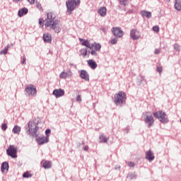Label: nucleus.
I'll return each instance as SVG.
<instances>
[{
	"instance_id": "f257e3e1",
	"label": "nucleus",
	"mask_w": 181,
	"mask_h": 181,
	"mask_svg": "<svg viewBox=\"0 0 181 181\" xmlns=\"http://www.w3.org/2000/svg\"><path fill=\"white\" fill-rule=\"evenodd\" d=\"M44 23L45 28L52 29L56 33H60V31L62 30V25L60 24V21L56 19V14L54 13H47Z\"/></svg>"
},
{
	"instance_id": "f03ea898",
	"label": "nucleus",
	"mask_w": 181,
	"mask_h": 181,
	"mask_svg": "<svg viewBox=\"0 0 181 181\" xmlns=\"http://www.w3.org/2000/svg\"><path fill=\"white\" fill-rule=\"evenodd\" d=\"M38 122H35V120L30 121L28 122V132L30 135L33 136H37V131H39Z\"/></svg>"
},
{
	"instance_id": "7ed1b4c3",
	"label": "nucleus",
	"mask_w": 181,
	"mask_h": 181,
	"mask_svg": "<svg viewBox=\"0 0 181 181\" xmlns=\"http://www.w3.org/2000/svg\"><path fill=\"white\" fill-rule=\"evenodd\" d=\"M127 100V94L124 92L119 91L115 95V103L118 105L119 104H124Z\"/></svg>"
},
{
	"instance_id": "20e7f679",
	"label": "nucleus",
	"mask_w": 181,
	"mask_h": 181,
	"mask_svg": "<svg viewBox=\"0 0 181 181\" xmlns=\"http://www.w3.org/2000/svg\"><path fill=\"white\" fill-rule=\"evenodd\" d=\"M66 4L68 12L71 13L73 10L75 9L76 6H77V5H80V0H69Z\"/></svg>"
},
{
	"instance_id": "39448f33",
	"label": "nucleus",
	"mask_w": 181,
	"mask_h": 181,
	"mask_svg": "<svg viewBox=\"0 0 181 181\" xmlns=\"http://www.w3.org/2000/svg\"><path fill=\"white\" fill-rule=\"evenodd\" d=\"M7 155L11 158H18V148L13 145L9 146L8 148L6 150Z\"/></svg>"
},
{
	"instance_id": "423d86ee",
	"label": "nucleus",
	"mask_w": 181,
	"mask_h": 181,
	"mask_svg": "<svg viewBox=\"0 0 181 181\" xmlns=\"http://www.w3.org/2000/svg\"><path fill=\"white\" fill-rule=\"evenodd\" d=\"M144 114V122L146 124H148V128H151L153 125V123L155 122V119H153V116H152V114L150 112H147Z\"/></svg>"
},
{
	"instance_id": "0eeeda50",
	"label": "nucleus",
	"mask_w": 181,
	"mask_h": 181,
	"mask_svg": "<svg viewBox=\"0 0 181 181\" xmlns=\"http://www.w3.org/2000/svg\"><path fill=\"white\" fill-rule=\"evenodd\" d=\"M153 115L154 117H156V118H158V119H159L161 122H166V119H165V117H166V113H165V112L158 111L154 112Z\"/></svg>"
},
{
	"instance_id": "6e6552de",
	"label": "nucleus",
	"mask_w": 181,
	"mask_h": 181,
	"mask_svg": "<svg viewBox=\"0 0 181 181\" xmlns=\"http://www.w3.org/2000/svg\"><path fill=\"white\" fill-rule=\"evenodd\" d=\"M112 33L117 37H122V36H124V31H122L121 28L118 27L112 28Z\"/></svg>"
},
{
	"instance_id": "1a4fd4ad",
	"label": "nucleus",
	"mask_w": 181,
	"mask_h": 181,
	"mask_svg": "<svg viewBox=\"0 0 181 181\" xmlns=\"http://www.w3.org/2000/svg\"><path fill=\"white\" fill-rule=\"evenodd\" d=\"M25 91L28 93V95H36V93L37 90H36V86L34 85H29L27 88H25Z\"/></svg>"
},
{
	"instance_id": "9d476101",
	"label": "nucleus",
	"mask_w": 181,
	"mask_h": 181,
	"mask_svg": "<svg viewBox=\"0 0 181 181\" xmlns=\"http://www.w3.org/2000/svg\"><path fill=\"white\" fill-rule=\"evenodd\" d=\"M130 36L133 40H136L141 37V33L137 31L136 29H133L130 32Z\"/></svg>"
},
{
	"instance_id": "9b49d317",
	"label": "nucleus",
	"mask_w": 181,
	"mask_h": 181,
	"mask_svg": "<svg viewBox=\"0 0 181 181\" xmlns=\"http://www.w3.org/2000/svg\"><path fill=\"white\" fill-rule=\"evenodd\" d=\"M79 40H80L82 46H86V47L90 49V50H93V49H94V45L93 44H90V41L86 40L82 38H79Z\"/></svg>"
},
{
	"instance_id": "f8f14e48",
	"label": "nucleus",
	"mask_w": 181,
	"mask_h": 181,
	"mask_svg": "<svg viewBox=\"0 0 181 181\" xmlns=\"http://www.w3.org/2000/svg\"><path fill=\"white\" fill-rule=\"evenodd\" d=\"M53 95L56 97V98H60V97H63L64 95V90L63 89H55L53 91Z\"/></svg>"
},
{
	"instance_id": "ddd939ff",
	"label": "nucleus",
	"mask_w": 181,
	"mask_h": 181,
	"mask_svg": "<svg viewBox=\"0 0 181 181\" xmlns=\"http://www.w3.org/2000/svg\"><path fill=\"white\" fill-rule=\"evenodd\" d=\"M73 76V73L71 72V70H68L66 72L62 71L59 74V78H67V77H71Z\"/></svg>"
},
{
	"instance_id": "4468645a",
	"label": "nucleus",
	"mask_w": 181,
	"mask_h": 181,
	"mask_svg": "<svg viewBox=\"0 0 181 181\" xmlns=\"http://www.w3.org/2000/svg\"><path fill=\"white\" fill-rule=\"evenodd\" d=\"M37 144L39 145H43V144H47L49 142L48 137H38L37 139Z\"/></svg>"
},
{
	"instance_id": "2eb2a0df",
	"label": "nucleus",
	"mask_w": 181,
	"mask_h": 181,
	"mask_svg": "<svg viewBox=\"0 0 181 181\" xmlns=\"http://www.w3.org/2000/svg\"><path fill=\"white\" fill-rule=\"evenodd\" d=\"M146 159H148L149 162H152V160L155 159V156H153L152 151L149 150L148 151L146 152Z\"/></svg>"
},
{
	"instance_id": "dca6fc26",
	"label": "nucleus",
	"mask_w": 181,
	"mask_h": 181,
	"mask_svg": "<svg viewBox=\"0 0 181 181\" xmlns=\"http://www.w3.org/2000/svg\"><path fill=\"white\" fill-rule=\"evenodd\" d=\"M87 63L89 66V67H90V69H92L93 70H95V69H97V63L95 62L94 60L93 59H89L87 61Z\"/></svg>"
},
{
	"instance_id": "f3484780",
	"label": "nucleus",
	"mask_w": 181,
	"mask_h": 181,
	"mask_svg": "<svg viewBox=\"0 0 181 181\" xmlns=\"http://www.w3.org/2000/svg\"><path fill=\"white\" fill-rule=\"evenodd\" d=\"M43 168H45V169H50V168H52V162L50 161H47L46 160H42L41 162Z\"/></svg>"
},
{
	"instance_id": "a211bd4d",
	"label": "nucleus",
	"mask_w": 181,
	"mask_h": 181,
	"mask_svg": "<svg viewBox=\"0 0 181 181\" xmlns=\"http://www.w3.org/2000/svg\"><path fill=\"white\" fill-rule=\"evenodd\" d=\"M43 40L46 43H50L52 42V35L49 33L44 34Z\"/></svg>"
},
{
	"instance_id": "6ab92c4d",
	"label": "nucleus",
	"mask_w": 181,
	"mask_h": 181,
	"mask_svg": "<svg viewBox=\"0 0 181 181\" xmlns=\"http://www.w3.org/2000/svg\"><path fill=\"white\" fill-rule=\"evenodd\" d=\"M81 77L83 80H86V81H88V80H90V78L88 77V74L84 70L81 71Z\"/></svg>"
},
{
	"instance_id": "aec40b11",
	"label": "nucleus",
	"mask_w": 181,
	"mask_h": 181,
	"mask_svg": "<svg viewBox=\"0 0 181 181\" xmlns=\"http://www.w3.org/2000/svg\"><path fill=\"white\" fill-rule=\"evenodd\" d=\"M141 13L143 18H149L152 17V13H151V11H143Z\"/></svg>"
},
{
	"instance_id": "412c9836",
	"label": "nucleus",
	"mask_w": 181,
	"mask_h": 181,
	"mask_svg": "<svg viewBox=\"0 0 181 181\" xmlns=\"http://www.w3.org/2000/svg\"><path fill=\"white\" fill-rule=\"evenodd\" d=\"M98 13L100 16H105V15H107V8L105 7H101L98 10Z\"/></svg>"
},
{
	"instance_id": "4be33fe9",
	"label": "nucleus",
	"mask_w": 181,
	"mask_h": 181,
	"mask_svg": "<svg viewBox=\"0 0 181 181\" xmlns=\"http://www.w3.org/2000/svg\"><path fill=\"white\" fill-rule=\"evenodd\" d=\"M9 169V164L8 163L4 162L1 164V172H5V170H8Z\"/></svg>"
},
{
	"instance_id": "5701e85b",
	"label": "nucleus",
	"mask_w": 181,
	"mask_h": 181,
	"mask_svg": "<svg viewBox=\"0 0 181 181\" xmlns=\"http://www.w3.org/2000/svg\"><path fill=\"white\" fill-rule=\"evenodd\" d=\"M28 13V8H23L21 10L18 11V16L22 17L23 15Z\"/></svg>"
},
{
	"instance_id": "b1692460",
	"label": "nucleus",
	"mask_w": 181,
	"mask_h": 181,
	"mask_svg": "<svg viewBox=\"0 0 181 181\" xmlns=\"http://www.w3.org/2000/svg\"><path fill=\"white\" fill-rule=\"evenodd\" d=\"M93 45V49L96 51V52H100V50L101 49V45L100 44H97V43H93L92 44Z\"/></svg>"
},
{
	"instance_id": "393cba45",
	"label": "nucleus",
	"mask_w": 181,
	"mask_h": 181,
	"mask_svg": "<svg viewBox=\"0 0 181 181\" xmlns=\"http://www.w3.org/2000/svg\"><path fill=\"white\" fill-rule=\"evenodd\" d=\"M175 8L177 9V11H180L181 10V1L177 0L176 1L175 4Z\"/></svg>"
},
{
	"instance_id": "a878e982",
	"label": "nucleus",
	"mask_w": 181,
	"mask_h": 181,
	"mask_svg": "<svg viewBox=\"0 0 181 181\" xmlns=\"http://www.w3.org/2000/svg\"><path fill=\"white\" fill-rule=\"evenodd\" d=\"M13 134H19L21 132V127L16 125L13 129Z\"/></svg>"
},
{
	"instance_id": "bb28decb",
	"label": "nucleus",
	"mask_w": 181,
	"mask_h": 181,
	"mask_svg": "<svg viewBox=\"0 0 181 181\" xmlns=\"http://www.w3.org/2000/svg\"><path fill=\"white\" fill-rule=\"evenodd\" d=\"M80 53H81V56H83V57H84L85 56H87V49H86V48L81 49L80 50Z\"/></svg>"
},
{
	"instance_id": "cd10ccee",
	"label": "nucleus",
	"mask_w": 181,
	"mask_h": 181,
	"mask_svg": "<svg viewBox=\"0 0 181 181\" xmlns=\"http://www.w3.org/2000/svg\"><path fill=\"white\" fill-rule=\"evenodd\" d=\"M23 177L24 178L32 177V174L30 173V172L27 171L23 173Z\"/></svg>"
},
{
	"instance_id": "c85d7f7f",
	"label": "nucleus",
	"mask_w": 181,
	"mask_h": 181,
	"mask_svg": "<svg viewBox=\"0 0 181 181\" xmlns=\"http://www.w3.org/2000/svg\"><path fill=\"white\" fill-rule=\"evenodd\" d=\"M100 141H102V142H105V143H107V142H108V139L107 138V137H105V136H100Z\"/></svg>"
},
{
	"instance_id": "c756f323",
	"label": "nucleus",
	"mask_w": 181,
	"mask_h": 181,
	"mask_svg": "<svg viewBox=\"0 0 181 181\" xmlns=\"http://www.w3.org/2000/svg\"><path fill=\"white\" fill-rule=\"evenodd\" d=\"M120 4L121 5H124V6H125V5H128V1L127 0H119Z\"/></svg>"
},
{
	"instance_id": "7c9ffc66",
	"label": "nucleus",
	"mask_w": 181,
	"mask_h": 181,
	"mask_svg": "<svg viewBox=\"0 0 181 181\" xmlns=\"http://www.w3.org/2000/svg\"><path fill=\"white\" fill-rule=\"evenodd\" d=\"M159 30H160V28H159V26H158V25L153 27V32L158 33V32H159Z\"/></svg>"
},
{
	"instance_id": "2f4dec72",
	"label": "nucleus",
	"mask_w": 181,
	"mask_h": 181,
	"mask_svg": "<svg viewBox=\"0 0 181 181\" xmlns=\"http://www.w3.org/2000/svg\"><path fill=\"white\" fill-rule=\"evenodd\" d=\"M36 8H37V9H39L40 11H42V4H40V3H39V2H37Z\"/></svg>"
},
{
	"instance_id": "473e14b6",
	"label": "nucleus",
	"mask_w": 181,
	"mask_h": 181,
	"mask_svg": "<svg viewBox=\"0 0 181 181\" xmlns=\"http://www.w3.org/2000/svg\"><path fill=\"white\" fill-rule=\"evenodd\" d=\"M8 128V125H6V123H4L2 125H1V129H3V131H6V129Z\"/></svg>"
},
{
	"instance_id": "72a5a7b5",
	"label": "nucleus",
	"mask_w": 181,
	"mask_h": 181,
	"mask_svg": "<svg viewBox=\"0 0 181 181\" xmlns=\"http://www.w3.org/2000/svg\"><path fill=\"white\" fill-rule=\"evenodd\" d=\"M127 165L129 168H134V166H135V163L134 162H128Z\"/></svg>"
},
{
	"instance_id": "f704fd0d",
	"label": "nucleus",
	"mask_w": 181,
	"mask_h": 181,
	"mask_svg": "<svg viewBox=\"0 0 181 181\" xmlns=\"http://www.w3.org/2000/svg\"><path fill=\"white\" fill-rule=\"evenodd\" d=\"M6 53H8V49L5 48L4 49L1 50L0 54H6Z\"/></svg>"
},
{
	"instance_id": "c9c22d12",
	"label": "nucleus",
	"mask_w": 181,
	"mask_h": 181,
	"mask_svg": "<svg viewBox=\"0 0 181 181\" xmlns=\"http://www.w3.org/2000/svg\"><path fill=\"white\" fill-rule=\"evenodd\" d=\"M117 42H118V40H117V39H113V40H110L111 45H115V43H117Z\"/></svg>"
},
{
	"instance_id": "e433bc0d",
	"label": "nucleus",
	"mask_w": 181,
	"mask_h": 181,
	"mask_svg": "<svg viewBox=\"0 0 181 181\" xmlns=\"http://www.w3.org/2000/svg\"><path fill=\"white\" fill-rule=\"evenodd\" d=\"M39 25H40V26L43 28V18L39 19Z\"/></svg>"
},
{
	"instance_id": "4c0bfd02",
	"label": "nucleus",
	"mask_w": 181,
	"mask_h": 181,
	"mask_svg": "<svg viewBox=\"0 0 181 181\" xmlns=\"http://www.w3.org/2000/svg\"><path fill=\"white\" fill-rule=\"evenodd\" d=\"M90 54H92V56H97V52L92 49L90 52Z\"/></svg>"
},
{
	"instance_id": "58836bf2",
	"label": "nucleus",
	"mask_w": 181,
	"mask_h": 181,
	"mask_svg": "<svg viewBox=\"0 0 181 181\" xmlns=\"http://www.w3.org/2000/svg\"><path fill=\"white\" fill-rule=\"evenodd\" d=\"M163 69L162 66H158L157 67V71H158V73H161L163 71Z\"/></svg>"
},
{
	"instance_id": "ea45409f",
	"label": "nucleus",
	"mask_w": 181,
	"mask_h": 181,
	"mask_svg": "<svg viewBox=\"0 0 181 181\" xmlns=\"http://www.w3.org/2000/svg\"><path fill=\"white\" fill-rule=\"evenodd\" d=\"M154 53H155V54H159V53H160V49H156Z\"/></svg>"
},
{
	"instance_id": "a19ab883",
	"label": "nucleus",
	"mask_w": 181,
	"mask_h": 181,
	"mask_svg": "<svg viewBox=\"0 0 181 181\" xmlns=\"http://www.w3.org/2000/svg\"><path fill=\"white\" fill-rule=\"evenodd\" d=\"M26 64V57H23V61H22V64Z\"/></svg>"
},
{
	"instance_id": "79ce46f5",
	"label": "nucleus",
	"mask_w": 181,
	"mask_h": 181,
	"mask_svg": "<svg viewBox=\"0 0 181 181\" xmlns=\"http://www.w3.org/2000/svg\"><path fill=\"white\" fill-rule=\"evenodd\" d=\"M28 1L30 4V5H33V4H35V0H28Z\"/></svg>"
},
{
	"instance_id": "37998d69",
	"label": "nucleus",
	"mask_w": 181,
	"mask_h": 181,
	"mask_svg": "<svg viewBox=\"0 0 181 181\" xmlns=\"http://www.w3.org/2000/svg\"><path fill=\"white\" fill-rule=\"evenodd\" d=\"M76 101H81V96L78 95L76 98Z\"/></svg>"
},
{
	"instance_id": "c03bdc74",
	"label": "nucleus",
	"mask_w": 181,
	"mask_h": 181,
	"mask_svg": "<svg viewBox=\"0 0 181 181\" xmlns=\"http://www.w3.org/2000/svg\"><path fill=\"white\" fill-rule=\"evenodd\" d=\"M50 132H50V129H47V130L45 131V134H46V135H48L49 134H50Z\"/></svg>"
},
{
	"instance_id": "a18cd8bd",
	"label": "nucleus",
	"mask_w": 181,
	"mask_h": 181,
	"mask_svg": "<svg viewBox=\"0 0 181 181\" xmlns=\"http://www.w3.org/2000/svg\"><path fill=\"white\" fill-rule=\"evenodd\" d=\"M84 151H88V146L84 147Z\"/></svg>"
},
{
	"instance_id": "49530a36",
	"label": "nucleus",
	"mask_w": 181,
	"mask_h": 181,
	"mask_svg": "<svg viewBox=\"0 0 181 181\" xmlns=\"http://www.w3.org/2000/svg\"><path fill=\"white\" fill-rule=\"evenodd\" d=\"M15 2H19V1H22V0H14Z\"/></svg>"
},
{
	"instance_id": "de8ad7c7",
	"label": "nucleus",
	"mask_w": 181,
	"mask_h": 181,
	"mask_svg": "<svg viewBox=\"0 0 181 181\" xmlns=\"http://www.w3.org/2000/svg\"><path fill=\"white\" fill-rule=\"evenodd\" d=\"M103 32H105V28H103Z\"/></svg>"
}]
</instances>
